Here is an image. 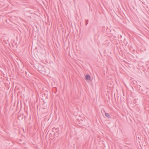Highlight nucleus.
Instances as JSON below:
<instances>
[{"instance_id": "f257e3e1", "label": "nucleus", "mask_w": 149, "mask_h": 149, "mask_svg": "<svg viewBox=\"0 0 149 149\" xmlns=\"http://www.w3.org/2000/svg\"><path fill=\"white\" fill-rule=\"evenodd\" d=\"M85 78L86 80H89L91 79V77L89 75H86L85 76Z\"/></svg>"}, {"instance_id": "f03ea898", "label": "nucleus", "mask_w": 149, "mask_h": 149, "mask_svg": "<svg viewBox=\"0 0 149 149\" xmlns=\"http://www.w3.org/2000/svg\"><path fill=\"white\" fill-rule=\"evenodd\" d=\"M105 115L108 118H110V115L108 113H106L105 114Z\"/></svg>"}]
</instances>
